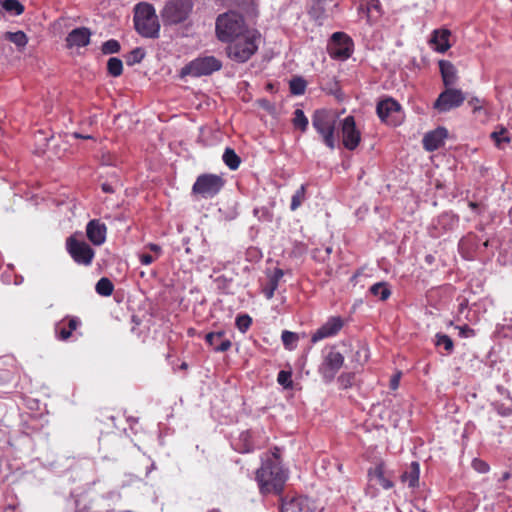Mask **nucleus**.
I'll use <instances>...</instances> for the list:
<instances>
[{
	"mask_svg": "<svg viewBox=\"0 0 512 512\" xmlns=\"http://www.w3.org/2000/svg\"><path fill=\"white\" fill-rule=\"evenodd\" d=\"M370 293L381 301L387 300L391 296V289L389 284L385 281L377 282L373 284L370 289Z\"/></svg>",
	"mask_w": 512,
	"mask_h": 512,
	"instance_id": "c85d7f7f",
	"label": "nucleus"
},
{
	"mask_svg": "<svg viewBox=\"0 0 512 512\" xmlns=\"http://www.w3.org/2000/svg\"><path fill=\"white\" fill-rule=\"evenodd\" d=\"M465 101L464 93L459 89L446 88L441 92L433 104V108L439 113H446L457 108Z\"/></svg>",
	"mask_w": 512,
	"mask_h": 512,
	"instance_id": "ddd939ff",
	"label": "nucleus"
},
{
	"mask_svg": "<svg viewBox=\"0 0 512 512\" xmlns=\"http://www.w3.org/2000/svg\"><path fill=\"white\" fill-rule=\"evenodd\" d=\"M472 464L474 469L480 473H487L489 471V465L482 460L474 459Z\"/></svg>",
	"mask_w": 512,
	"mask_h": 512,
	"instance_id": "603ef678",
	"label": "nucleus"
},
{
	"mask_svg": "<svg viewBox=\"0 0 512 512\" xmlns=\"http://www.w3.org/2000/svg\"><path fill=\"white\" fill-rule=\"evenodd\" d=\"M22 282H23V277L22 276L16 277L15 285H20V284H22Z\"/></svg>",
	"mask_w": 512,
	"mask_h": 512,
	"instance_id": "680f3d73",
	"label": "nucleus"
},
{
	"mask_svg": "<svg viewBox=\"0 0 512 512\" xmlns=\"http://www.w3.org/2000/svg\"><path fill=\"white\" fill-rule=\"evenodd\" d=\"M293 125L295 128L300 129L302 132H305L308 128V118L305 116L303 110L296 109L294 111V117H293Z\"/></svg>",
	"mask_w": 512,
	"mask_h": 512,
	"instance_id": "e433bc0d",
	"label": "nucleus"
},
{
	"mask_svg": "<svg viewBox=\"0 0 512 512\" xmlns=\"http://www.w3.org/2000/svg\"><path fill=\"white\" fill-rule=\"evenodd\" d=\"M101 189L104 193H113L114 192V188L110 183H103L101 185Z\"/></svg>",
	"mask_w": 512,
	"mask_h": 512,
	"instance_id": "4d7b16f0",
	"label": "nucleus"
},
{
	"mask_svg": "<svg viewBox=\"0 0 512 512\" xmlns=\"http://www.w3.org/2000/svg\"><path fill=\"white\" fill-rule=\"evenodd\" d=\"M361 12L366 13L367 21L377 19L381 15V4L379 0H367L365 5L359 7Z\"/></svg>",
	"mask_w": 512,
	"mask_h": 512,
	"instance_id": "cd10ccee",
	"label": "nucleus"
},
{
	"mask_svg": "<svg viewBox=\"0 0 512 512\" xmlns=\"http://www.w3.org/2000/svg\"><path fill=\"white\" fill-rule=\"evenodd\" d=\"M307 83L302 77H293L289 82V89L292 95H303L306 90Z\"/></svg>",
	"mask_w": 512,
	"mask_h": 512,
	"instance_id": "f704fd0d",
	"label": "nucleus"
},
{
	"mask_svg": "<svg viewBox=\"0 0 512 512\" xmlns=\"http://www.w3.org/2000/svg\"><path fill=\"white\" fill-rule=\"evenodd\" d=\"M420 465L413 461L410 466L402 473L401 481L407 483L409 487L414 488L419 484Z\"/></svg>",
	"mask_w": 512,
	"mask_h": 512,
	"instance_id": "a878e982",
	"label": "nucleus"
},
{
	"mask_svg": "<svg viewBox=\"0 0 512 512\" xmlns=\"http://www.w3.org/2000/svg\"><path fill=\"white\" fill-rule=\"evenodd\" d=\"M192 8V0L168 1L161 12L164 24L174 25L184 22L191 13Z\"/></svg>",
	"mask_w": 512,
	"mask_h": 512,
	"instance_id": "0eeeda50",
	"label": "nucleus"
},
{
	"mask_svg": "<svg viewBox=\"0 0 512 512\" xmlns=\"http://www.w3.org/2000/svg\"><path fill=\"white\" fill-rule=\"evenodd\" d=\"M477 115V117L481 118L482 121H485L487 120L488 118H485L484 117V113L483 112H480V113H475Z\"/></svg>",
	"mask_w": 512,
	"mask_h": 512,
	"instance_id": "e2e57ef3",
	"label": "nucleus"
},
{
	"mask_svg": "<svg viewBox=\"0 0 512 512\" xmlns=\"http://www.w3.org/2000/svg\"><path fill=\"white\" fill-rule=\"evenodd\" d=\"M447 134V130L444 127H439L431 132H428L423 137V147L429 152L437 150L444 144V140L447 137Z\"/></svg>",
	"mask_w": 512,
	"mask_h": 512,
	"instance_id": "412c9836",
	"label": "nucleus"
},
{
	"mask_svg": "<svg viewBox=\"0 0 512 512\" xmlns=\"http://www.w3.org/2000/svg\"><path fill=\"white\" fill-rule=\"evenodd\" d=\"M252 319L247 314L238 315L236 318V326L242 333L246 332L251 326Z\"/></svg>",
	"mask_w": 512,
	"mask_h": 512,
	"instance_id": "49530a36",
	"label": "nucleus"
},
{
	"mask_svg": "<svg viewBox=\"0 0 512 512\" xmlns=\"http://www.w3.org/2000/svg\"><path fill=\"white\" fill-rule=\"evenodd\" d=\"M225 180L216 174H201L192 186V192L204 199L213 198L224 187Z\"/></svg>",
	"mask_w": 512,
	"mask_h": 512,
	"instance_id": "6e6552de",
	"label": "nucleus"
},
{
	"mask_svg": "<svg viewBox=\"0 0 512 512\" xmlns=\"http://www.w3.org/2000/svg\"><path fill=\"white\" fill-rule=\"evenodd\" d=\"M488 245H489V241L488 240L484 241L483 244H482V246L484 248L488 247Z\"/></svg>",
	"mask_w": 512,
	"mask_h": 512,
	"instance_id": "774afa93",
	"label": "nucleus"
},
{
	"mask_svg": "<svg viewBox=\"0 0 512 512\" xmlns=\"http://www.w3.org/2000/svg\"><path fill=\"white\" fill-rule=\"evenodd\" d=\"M107 227L98 219L90 220L86 225V235L89 241L100 246L106 241Z\"/></svg>",
	"mask_w": 512,
	"mask_h": 512,
	"instance_id": "aec40b11",
	"label": "nucleus"
},
{
	"mask_svg": "<svg viewBox=\"0 0 512 512\" xmlns=\"http://www.w3.org/2000/svg\"><path fill=\"white\" fill-rule=\"evenodd\" d=\"M281 340L283 342L284 347L287 350H294L297 346L299 336L295 332H291L288 330H284L281 335Z\"/></svg>",
	"mask_w": 512,
	"mask_h": 512,
	"instance_id": "c9c22d12",
	"label": "nucleus"
},
{
	"mask_svg": "<svg viewBox=\"0 0 512 512\" xmlns=\"http://www.w3.org/2000/svg\"><path fill=\"white\" fill-rule=\"evenodd\" d=\"M460 330V335L462 337H471L474 336V330L470 328L468 325L464 324L458 327Z\"/></svg>",
	"mask_w": 512,
	"mask_h": 512,
	"instance_id": "864d4df0",
	"label": "nucleus"
},
{
	"mask_svg": "<svg viewBox=\"0 0 512 512\" xmlns=\"http://www.w3.org/2000/svg\"><path fill=\"white\" fill-rule=\"evenodd\" d=\"M108 73L113 77H118L123 72V63L119 58L111 57L107 62Z\"/></svg>",
	"mask_w": 512,
	"mask_h": 512,
	"instance_id": "4c0bfd02",
	"label": "nucleus"
},
{
	"mask_svg": "<svg viewBox=\"0 0 512 512\" xmlns=\"http://www.w3.org/2000/svg\"><path fill=\"white\" fill-rule=\"evenodd\" d=\"M376 112L381 121L390 126H398L404 120L401 105L391 97L379 101Z\"/></svg>",
	"mask_w": 512,
	"mask_h": 512,
	"instance_id": "9d476101",
	"label": "nucleus"
},
{
	"mask_svg": "<svg viewBox=\"0 0 512 512\" xmlns=\"http://www.w3.org/2000/svg\"><path fill=\"white\" fill-rule=\"evenodd\" d=\"M342 142L346 149L353 151L357 148L361 140V133L356 128L353 116L345 117L341 122Z\"/></svg>",
	"mask_w": 512,
	"mask_h": 512,
	"instance_id": "4468645a",
	"label": "nucleus"
},
{
	"mask_svg": "<svg viewBox=\"0 0 512 512\" xmlns=\"http://www.w3.org/2000/svg\"><path fill=\"white\" fill-rule=\"evenodd\" d=\"M368 359L367 349L360 348L358 349L353 357V361L357 362L359 365H363Z\"/></svg>",
	"mask_w": 512,
	"mask_h": 512,
	"instance_id": "3c124183",
	"label": "nucleus"
},
{
	"mask_svg": "<svg viewBox=\"0 0 512 512\" xmlns=\"http://www.w3.org/2000/svg\"><path fill=\"white\" fill-rule=\"evenodd\" d=\"M425 261H426V263H428V264H432V263L434 262V256H432V255H430V254H429V255H426V257H425Z\"/></svg>",
	"mask_w": 512,
	"mask_h": 512,
	"instance_id": "bf43d9fd",
	"label": "nucleus"
},
{
	"mask_svg": "<svg viewBox=\"0 0 512 512\" xmlns=\"http://www.w3.org/2000/svg\"><path fill=\"white\" fill-rule=\"evenodd\" d=\"M1 6L11 16H19L24 12V5L19 0H3Z\"/></svg>",
	"mask_w": 512,
	"mask_h": 512,
	"instance_id": "7c9ffc66",
	"label": "nucleus"
},
{
	"mask_svg": "<svg viewBox=\"0 0 512 512\" xmlns=\"http://www.w3.org/2000/svg\"><path fill=\"white\" fill-rule=\"evenodd\" d=\"M188 365L187 363L183 362L180 366L181 369H187Z\"/></svg>",
	"mask_w": 512,
	"mask_h": 512,
	"instance_id": "338daca9",
	"label": "nucleus"
},
{
	"mask_svg": "<svg viewBox=\"0 0 512 512\" xmlns=\"http://www.w3.org/2000/svg\"><path fill=\"white\" fill-rule=\"evenodd\" d=\"M222 68V62L215 56L197 57L180 70V77H202L213 74Z\"/></svg>",
	"mask_w": 512,
	"mask_h": 512,
	"instance_id": "423d86ee",
	"label": "nucleus"
},
{
	"mask_svg": "<svg viewBox=\"0 0 512 512\" xmlns=\"http://www.w3.org/2000/svg\"><path fill=\"white\" fill-rule=\"evenodd\" d=\"M312 126L320 135L323 143L331 150L336 147L335 129L336 117L325 109H318L312 115Z\"/></svg>",
	"mask_w": 512,
	"mask_h": 512,
	"instance_id": "39448f33",
	"label": "nucleus"
},
{
	"mask_svg": "<svg viewBox=\"0 0 512 512\" xmlns=\"http://www.w3.org/2000/svg\"><path fill=\"white\" fill-rule=\"evenodd\" d=\"M281 512H322L307 497L298 496L284 499L281 505Z\"/></svg>",
	"mask_w": 512,
	"mask_h": 512,
	"instance_id": "dca6fc26",
	"label": "nucleus"
},
{
	"mask_svg": "<svg viewBox=\"0 0 512 512\" xmlns=\"http://www.w3.org/2000/svg\"><path fill=\"white\" fill-rule=\"evenodd\" d=\"M80 324L81 321L78 317L66 316L54 326L56 338L60 341H67Z\"/></svg>",
	"mask_w": 512,
	"mask_h": 512,
	"instance_id": "a211bd4d",
	"label": "nucleus"
},
{
	"mask_svg": "<svg viewBox=\"0 0 512 512\" xmlns=\"http://www.w3.org/2000/svg\"><path fill=\"white\" fill-rule=\"evenodd\" d=\"M7 39L18 47H24L28 42L27 36L23 31L8 32Z\"/></svg>",
	"mask_w": 512,
	"mask_h": 512,
	"instance_id": "a19ab883",
	"label": "nucleus"
},
{
	"mask_svg": "<svg viewBox=\"0 0 512 512\" xmlns=\"http://www.w3.org/2000/svg\"><path fill=\"white\" fill-rule=\"evenodd\" d=\"M256 431L245 430L242 431L236 439L232 441V447L239 453H249L255 448L260 446V443L255 439Z\"/></svg>",
	"mask_w": 512,
	"mask_h": 512,
	"instance_id": "6ab92c4d",
	"label": "nucleus"
},
{
	"mask_svg": "<svg viewBox=\"0 0 512 512\" xmlns=\"http://www.w3.org/2000/svg\"><path fill=\"white\" fill-rule=\"evenodd\" d=\"M249 31L244 17L236 11L222 13L216 19L215 32L221 42L228 43Z\"/></svg>",
	"mask_w": 512,
	"mask_h": 512,
	"instance_id": "f03ea898",
	"label": "nucleus"
},
{
	"mask_svg": "<svg viewBox=\"0 0 512 512\" xmlns=\"http://www.w3.org/2000/svg\"><path fill=\"white\" fill-rule=\"evenodd\" d=\"M277 382L286 389L292 388V373L286 370L279 371L277 375Z\"/></svg>",
	"mask_w": 512,
	"mask_h": 512,
	"instance_id": "37998d69",
	"label": "nucleus"
},
{
	"mask_svg": "<svg viewBox=\"0 0 512 512\" xmlns=\"http://www.w3.org/2000/svg\"><path fill=\"white\" fill-rule=\"evenodd\" d=\"M134 26L143 37L157 38L159 36L160 24L153 5L140 2L135 6Z\"/></svg>",
	"mask_w": 512,
	"mask_h": 512,
	"instance_id": "20e7f679",
	"label": "nucleus"
},
{
	"mask_svg": "<svg viewBox=\"0 0 512 512\" xmlns=\"http://www.w3.org/2000/svg\"><path fill=\"white\" fill-rule=\"evenodd\" d=\"M74 136L76 138H82V139H90L91 138V136H84V135L79 134V133H74Z\"/></svg>",
	"mask_w": 512,
	"mask_h": 512,
	"instance_id": "052dcab7",
	"label": "nucleus"
},
{
	"mask_svg": "<svg viewBox=\"0 0 512 512\" xmlns=\"http://www.w3.org/2000/svg\"><path fill=\"white\" fill-rule=\"evenodd\" d=\"M145 57L144 49L137 47L133 49L126 57V63L129 66L140 63Z\"/></svg>",
	"mask_w": 512,
	"mask_h": 512,
	"instance_id": "ea45409f",
	"label": "nucleus"
},
{
	"mask_svg": "<svg viewBox=\"0 0 512 512\" xmlns=\"http://www.w3.org/2000/svg\"><path fill=\"white\" fill-rule=\"evenodd\" d=\"M154 261V258L150 254H141L140 262L142 265H150Z\"/></svg>",
	"mask_w": 512,
	"mask_h": 512,
	"instance_id": "5fc2aeb1",
	"label": "nucleus"
},
{
	"mask_svg": "<svg viewBox=\"0 0 512 512\" xmlns=\"http://www.w3.org/2000/svg\"><path fill=\"white\" fill-rule=\"evenodd\" d=\"M260 34L251 30L228 42L226 48L227 56L237 62H247L258 50Z\"/></svg>",
	"mask_w": 512,
	"mask_h": 512,
	"instance_id": "7ed1b4c3",
	"label": "nucleus"
},
{
	"mask_svg": "<svg viewBox=\"0 0 512 512\" xmlns=\"http://www.w3.org/2000/svg\"><path fill=\"white\" fill-rule=\"evenodd\" d=\"M450 36V30L436 29L433 31L430 43L434 46V49L437 52L444 53L451 47V44L449 42Z\"/></svg>",
	"mask_w": 512,
	"mask_h": 512,
	"instance_id": "5701e85b",
	"label": "nucleus"
},
{
	"mask_svg": "<svg viewBox=\"0 0 512 512\" xmlns=\"http://www.w3.org/2000/svg\"><path fill=\"white\" fill-rule=\"evenodd\" d=\"M120 43L115 39H110L102 44L101 51L105 55L115 54L120 51Z\"/></svg>",
	"mask_w": 512,
	"mask_h": 512,
	"instance_id": "79ce46f5",
	"label": "nucleus"
},
{
	"mask_svg": "<svg viewBox=\"0 0 512 512\" xmlns=\"http://www.w3.org/2000/svg\"><path fill=\"white\" fill-rule=\"evenodd\" d=\"M355 380V374L352 372L342 373L338 377V384L341 389H348L352 387Z\"/></svg>",
	"mask_w": 512,
	"mask_h": 512,
	"instance_id": "c03bdc74",
	"label": "nucleus"
},
{
	"mask_svg": "<svg viewBox=\"0 0 512 512\" xmlns=\"http://www.w3.org/2000/svg\"><path fill=\"white\" fill-rule=\"evenodd\" d=\"M281 450L274 447L262 458V465L256 471V480L262 493H280L287 480V473L280 461Z\"/></svg>",
	"mask_w": 512,
	"mask_h": 512,
	"instance_id": "f257e3e1",
	"label": "nucleus"
},
{
	"mask_svg": "<svg viewBox=\"0 0 512 512\" xmlns=\"http://www.w3.org/2000/svg\"><path fill=\"white\" fill-rule=\"evenodd\" d=\"M222 160L225 163V165L232 171L237 170L241 164L240 157L236 154V152L230 148L227 147L224 150V153L222 155Z\"/></svg>",
	"mask_w": 512,
	"mask_h": 512,
	"instance_id": "c756f323",
	"label": "nucleus"
},
{
	"mask_svg": "<svg viewBox=\"0 0 512 512\" xmlns=\"http://www.w3.org/2000/svg\"><path fill=\"white\" fill-rule=\"evenodd\" d=\"M462 319L469 320L468 300L466 298H462L458 306L457 320L461 321Z\"/></svg>",
	"mask_w": 512,
	"mask_h": 512,
	"instance_id": "09e8293b",
	"label": "nucleus"
},
{
	"mask_svg": "<svg viewBox=\"0 0 512 512\" xmlns=\"http://www.w3.org/2000/svg\"><path fill=\"white\" fill-rule=\"evenodd\" d=\"M494 408L500 416L508 417V416L512 415V406L511 405L507 406L503 403L497 402L494 404Z\"/></svg>",
	"mask_w": 512,
	"mask_h": 512,
	"instance_id": "8fccbe9b",
	"label": "nucleus"
},
{
	"mask_svg": "<svg viewBox=\"0 0 512 512\" xmlns=\"http://www.w3.org/2000/svg\"><path fill=\"white\" fill-rule=\"evenodd\" d=\"M483 103H484V101H482V100H480L478 98H472L471 100L468 101V104L472 107L473 113L483 112L484 113V117L488 118L489 117V112L485 108Z\"/></svg>",
	"mask_w": 512,
	"mask_h": 512,
	"instance_id": "de8ad7c7",
	"label": "nucleus"
},
{
	"mask_svg": "<svg viewBox=\"0 0 512 512\" xmlns=\"http://www.w3.org/2000/svg\"><path fill=\"white\" fill-rule=\"evenodd\" d=\"M468 240H469V238H463V239H461V241H460L459 245H460L461 247H462V246H464V245H465V243H466Z\"/></svg>",
	"mask_w": 512,
	"mask_h": 512,
	"instance_id": "69168bd1",
	"label": "nucleus"
},
{
	"mask_svg": "<svg viewBox=\"0 0 512 512\" xmlns=\"http://www.w3.org/2000/svg\"><path fill=\"white\" fill-rule=\"evenodd\" d=\"M92 32L87 27H77L71 30L66 38L65 43L68 49L83 48L90 44Z\"/></svg>",
	"mask_w": 512,
	"mask_h": 512,
	"instance_id": "f3484780",
	"label": "nucleus"
},
{
	"mask_svg": "<svg viewBox=\"0 0 512 512\" xmlns=\"http://www.w3.org/2000/svg\"><path fill=\"white\" fill-rule=\"evenodd\" d=\"M66 250L78 265L90 266L95 257L94 249L85 241L75 236L66 239Z\"/></svg>",
	"mask_w": 512,
	"mask_h": 512,
	"instance_id": "1a4fd4ad",
	"label": "nucleus"
},
{
	"mask_svg": "<svg viewBox=\"0 0 512 512\" xmlns=\"http://www.w3.org/2000/svg\"><path fill=\"white\" fill-rule=\"evenodd\" d=\"M328 51L332 58L346 60L353 52V41L345 33L335 32L332 34L328 44Z\"/></svg>",
	"mask_w": 512,
	"mask_h": 512,
	"instance_id": "f8f14e48",
	"label": "nucleus"
},
{
	"mask_svg": "<svg viewBox=\"0 0 512 512\" xmlns=\"http://www.w3.org/2000/svg\"><path fill=\"white\" fill-rule=\"evenodd\" d=\"M439 68L442 76L443 83L446 87L453 86L457 82V69L447 60L439 61Z\"/></svg>",
	"mask_w": 512,
	"mask_h": 512,
	"instance_id": "b1692460",
	"label": "nucleus"
},
{
	"mask_svg": "<svg viewBox=\"0 0 512 512\" xmlns=\"http://www.w3.org/2000/svg\"><path fill=\"white\" fill-rule=\"evenodd\" d=\"M205 341L215 352H225L232 345L231 341L225 338V332L223 330L207 333Z\"/></svg>",
	"mask_w": 512,
	"mask_h": 512,
	"instance_id": "4be33fe9",
	"label": "nucleus"
},
{
	"mask_svg": "<svg viewBox=\"0 0 512 512\" xmlns=\"http://www.w3.org/2000/svg\"><path fill=\"white\" fill-rule=\"evenodd\" d=\"M147 247H148L151 251H153V252H155V253H157V254H160V253H161V247H160L159 245H157V244L149 243V244L147 245Z\"/></svg>",
	"mask_w": 512,
	"mask_h": 512,
	"instance_id": "13d9d810",
	"label": "nucleus"
},
{
	"mask_svg": "<svg viewBox=\"0 0 512 512\" xmlns=\"http://www.w3.org/2000/svg\"><path fill=\"white\" fill-rule=\"evenodd\" d=\"M368 477L370 480H376L383 489H390L393 487V482L385 477L384 464L379 463L374 468L368 470Z\"/></svg>",
	"mask_w": 512,
	"mask_h": 512,
	"instance_id": "393cba45",
	"label": "nucleus"
},
{
	"mask_svg": "<svg viewBox=\"0 0 512 512\" xmlns=\"http://www.w3.org/2000/svg\"><path fill=\"white\" fill-rule=\"evenodd\" d=\"M400 374L394 375L390 380L391 389L395 390L399 386Z\"/></svg>",
	"mask_w": 512,
	"mask_h": 512,
	"instance_id": "6e6d98bb",
	"label": "nucleus"
},
{
	"mask_svg": "<svg viewBox=\"0 0 512 512\" xmlns=\"http://www.w3.org/2000/svg\"><path fill=\"white\" fill-rule=\"evenodd\" d=\"M306 184H302L292 195L290 209L297 210L306 199Z\"/></svg>",
	"mask_w": 512,
	"mask_h": 512,
	"instance_id": "72a5a7b5",
	"label": "nucleus"
},
{
	"mask_svg": "<svg viewBox=\"0 0 512 512\" xmlns=\"http://www.w3.org/2000/svg\"><path fill=\"white\" fill-rule=\"evenodd\" d=\"M95 290L99 295L108 297L113 293L114 285L110 279L102 277L96 283Z\"/></svg>",
	"mask_w": 512,
	"mask_h": 512,
	"instance_id": "473e14b6",
	"label": "nucleus"
},
{
	"mask_svg": "<svg viewBox=\"0 0 512 512\" xmlns=\"http://www.w3.org/2000/svg\"><path fill=\"white\" fill-rule=\"evenodd\" d=\"M344 321L340 316H332L311 336V342L317 343L325 338L333 337L343 328Z\"/></svg>",
	"mask_w": 512,
	"mask_h": 512,
	"instance_id": "2eb2a0df",
	"label": "nucleus"
},
{
	"mask_svg": "<svg viewBox=\"0 0 512 512\" xmlns=\"http://www.w3.org/2000/svg\"><path fill=\"white\" fill-rule=\"evenodd\" d=\"M490 137L494 141L495 146L499 149L504 148V145L511 141L508 130L504 127H500L499 130L493 131Z\"/></svg>",
	"mask_w": 512,
	"mask_h": 512,
	"instance_id": "2f4dec72",
	"label": "nucleus"
},
{
	"mask_svg": "<svg viewBox=\"0 0 512 512\" xmlns=\"http://www.w3.org/2000/svg\"><path fill=\"white\" fill-rule=\"evenodd\" d=\"M284 276V272L280 268H275L273 273L270 275L268 284L264 288L263 292L267 299H271L274 296L276 289L278 288L279 281Z\"/></svg>",
	"mask_w": 512,
	"mask_h": 512,
	"instance_id": "bb28decb",
	"label": "nucleus"
},
{
	"mask_svg": "<svg viewBox=\"0 0 512 512\" xmlns=\"http://www.w3.org/2000/svg\"><path fill=\"white\" fill-rule=\"evenodd\" d=\"M435 339V345L437 347H443L447 353H451L453 351L454 344L452 339L448 335L437 333L435 335Z\"/></svg>",
	"mask_w": 512,
	"mask_h": 512,
	"instance_id": "58836bf2",
	"label": "nucleus"
},
{
	"mask_svg": "<svg viewBox=\"0 0 512 512\" xmlns=\"http://www.w3.org/2000/svg\"><path fill=\"white\" fill-rule=\"evenodd\" d=\"M510 478V473L509 472H505L502 476V480H508Z\"/></svg>",
	"mask_w": 512,
	"mask_h": 512,
	"instance_id": "0e129e2a",
	"label": "nucleus"
},
{
	"mask_svg": "<svg viewBox=\"0 0 512 512\" xmlns=\"http://www.w3.org/2000/svg\"><path fill=\"white\" fill-rule=\"evenodd\" d=\"M253 214L260 221L271 222L273 219V214L271 210L267 207L255 208L253 210Z\"/></svg>",
	"mask_w": 512,
	"mask_h": 512,
	"instance_id": "a18cd8bd",
	"label": "nucleus"
},
{
	"mask_svg": "<svg viewBox=\"0 0 512 512\" xmlns=\"http://www.w3.org/2000/svg\"><path fill=\"white\" fill-rule=\"evenodd\" d=\"M344 364V356L334 347L324 355L318 371L325 383H331Z\"/></svg>",
	"mask_w": 512,
	"mask_h": 512,
	"instance_id": "9b49d317",
	"label": "nucleus"
}]
</instances>
